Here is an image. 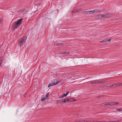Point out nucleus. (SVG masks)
<instances>
[{
    "mask_svg": "<svg viewBox=\"0 0 122 122\" xmlns=\"http://www.w3.org/2000/svg\"><path fill=\"white\" fill-rule=\"evenodd\" d=\"M27 37L26 36H25L23 38L20 39L19 42V45L21 47L25 43Z\"/></svg>",
    "mask_w": 122,
    "mask_h": 122,
    "instance_id": "f03ea898",
    "label": "nucleus"
},
{
    "mask_svg": "<svg viewBox=\"0 0 122 122\" xmlns=\"http://www.w3.org/2000/svg\"><path fill=\"white\" fill-rule=\"evenodd\" d=\"M111 39H104V42H108L111 41Z\"/></svg>",
    "mask_w": 122,
    "mask_h": 122,
    "instance_id": "9d476101",
    "label": "nucleus"
},
{
    "mask_svg": "<svg viewBox=\"0 0 122 122\" xmlns=\"http://www.w3.org/2000/svg\"><path fill=\"white\" fill-rule=\"evenodd\" d=\"M23 20V19L22 18H21L17 20V21H15L14 23H15V24L16 25L18 26L19 25H20V24L21 23V22Z\"/></svg>",
    "mask_w": 122,
    "mask_h": 122,
    "instance_id": "20e7f679",
    "label": "nucleus"
},
{
    "mask_svg": "<svg viewBox=\"0 0 122 122\" xmlns=\"http://www.w3.org/2000/svg\"><path fill=\"white\" fill-rule=\"evenodd\" d=\"M67 95H66V94H63V96L62 97H60V98H63L64 97H66L67 96Z\"/></svg>",
    "mask_w": 122,
    "mask_h": 122,
    "instance_id": "6ab92c4d",
    "label": "nucleus"
},
{
    "mask_svg": "<svg viewBox=\"0 0 122 122\" xmlns=\"http://www.w3.org/2000/svg\"><path fill=\"white\" fill-rule=\"evenodd\" d=\"M49 93L48 92L46 94V97H47L48 98L49 97Z\"/></svg>",
    "mask_w": 122,
    "mask_h": 122,
    "instance_id": "f3484780",
    "label": "nucleus"
},
{
    "mask_svg": "<svg viewBox=\"0 0 122 122\" xmlns=\"http://www.w3.org/2000/svg\"><path fill=\"white\" fill-rule=\"evenodd\" d=\"M108 122H110V121H108Z\"/></svg>",
    "mask_w": 122,
    "mask_h": 122,
    "instance_id": "e433bc0d",
    "label": "nucleus"
},
{
    "mask_svg": "<svg viewBox=\"0 0 122 122\" xmlns=\"http://www.w3.org/2000/svg\"><path fill=\"white\" fill-rule=\"evenodd\" d=\"M13 22L12 26L14 28H17L18 27V26L16 25L15 23Z\"/></svg>",
    "mask_w": 122,
    "mask_h": 122,
    "instance_id": "6e6552de",
    "label": "nucleus"
},
{
    "mask_svg": "<svg viewBox=\"0 0 122 122\" xmlns=\"http://www.w3.org/2000/svg\"><path fill=\"white\" fill-rule=\"evenodd\" d=\"M75 122H80V121H76Z\"/></svg>",
    "mask_w": 122,
    "mask_h": 122,
    "instance_id": "72a5a7b5",
    "label": "nucleus"
},
{
    "mask_svg": "<svg viewBox=\"0 0 122 122\" xmlns=\"http://www.w3.org/2000/svg\"><path fill=\"white\" fill-rule=\"evenodd\" d=\"M100 17V18H101L102 17V15H100L98 17Z\"/></svg>",
    "mask_w": 122,
    "mask_h": 122,
    "instance_id": "a878e982",
    "label": "nucleus"
},
{
    "mask_svg": "<svg viewBox=\"0 0 122 122\" xmlns=\"http://www.w3.org/2000/svg\"><path fill=\"white\" fill-rule=\"evenodd\" d=\"M105 122H108V121L106 122L105 121Z\"/></svg>",
    "mask_w": 122,
    "mask_h": 122,
    "instance_id": "ea45409f",
    "label": "nucleus"
},
{
    "mask_svg": "<svg viewBox=\"0 0 122 122\" xmlns=\"http://www.w3.org/2000/svg\"><path fill=\"white\" fill-rule=\"evenodd\" d=\"M100 122H105V121H100Z\"/></svg>",
    "mask_w": 122,
    "mask_h": 122,
    "instance_id": "473e14b6",
    "label": "nucleus"
},
{
    "mask_svg": "<svg viewBox=\"0 0 122 122\" xmlns=\"http://www.w3.org/2000/svg\"><path fill=\"white\" fill-rule=\"evenodd\" d=\"M64 54H70L68 52H63Z\"/></svg>",
    "mask_w": 122,
    "mask_h": 122,
    "instance_id": "aec40b11",
    "label": "nucleus"
},
{
    "mask_svg": "<svg viewBox=\"0 0 122 122\" xmlns=\"http://www.w3.org/2000/svg\"><path fill=\"white\" fill-rule=\"evenodd\" d=\"M62 100H58L57 101V102L59 103H60L62 102Z\"/></svg>",
    "mask_w": 122,
    "mask_h": 122,
    "instance_id": "2eb2a0df",
    "label": "nucleus"
},
{
    "mask_svg": "<svg viewBox=\"0 0 122 122\" xmlns=\"http://www.w3.org/2000/svg\"><path fill=\"white\" fill-rule=\"evenodd\" d=\"M66 101L68 102H70V99H69L68 98H67V100H66Z\"/></svg>",
    "mask_w": 122,
    "mask_h": 122,
    "instance_id": "393cba45",
    "label": "nucleus"
},
{
    "mask_svg": "<svg viewBox=\"0 0 122 122\" xmlns=\"http://www.w3.org/2000/svg\"><path fill=\"white\" fill-rule=\"evenodd\" d=\"M89 122H95V121H90Z\"/></svg>",
    "mask_w": 122,
    "mask_h": 122,
    "instance_id": "f704fd0d",
    "label": "nucleus"
},
{
    "mask_svg": "<svg viewBox=\"0 0 122 122\" xmlns=\"http://www.w3.org/2000/svg\"><path fill=\"white\" fill-rule=\"evenodd\" d=\"M1 61L0 60V66H1Z\"/></svg>",
    "mask_w": 122,
    "mask_h": 122,
    "instance_id": "2f4dec72",
    "label": "nucleus"
},
{
    "mask_svg": "<svg viewBox=\"0 0 122 122\" xmlns=\"http://www.w3.org/2000/svg\"><path fill=\"white\" fill-rule=\"evenodd\" d=\"M80 122H89V121H80Z\"/></svg>",
    "mask_w": 122,
    "mask_h": 122,
    "instance_id": "4be33fe9",
    "label": "nucleus"
},
{
    "mask_svg": "<svg viewBox=\"0 0 122 122\" xmlns=\"http://www.w3.org/2000/svg\"><path fill=\"white\" fill-rule=\"evenodd\" d=\"M80 11V9H78L77 10H75V11H74L75 12H79Z\"/></svg>",
    "mask_w": 122,
    "mask_h": 122,
    "instance_id": "412c9836",
    "label": "nucleus"
},
{
    "mask_svg": "<svg viewBox=\"0 0 122 122\" xmlns=\"http://www.w3.org/2000/svg\"><path fill=\"white\" fill-rule=\"evenodd\" d=\"M69 92H66V95H67L69 93Z\"/></svg>",
    "mask_w": 122,
    "mask_h": 122,
    "instance_id": "c85d7f7f",
    "label": "nucleus"
},
{
    "mask_svg": "<svg viewBox=\"0 0 122 122\" xmlns=\"http://www.w3.org/2000/svg\"><path fill=\"white\" fill-rule=\"evenodd\" d=\"M63 45V43H58V44H57V45H58L59 46H61L62 45Z\"/></svg>",
    "mask_w": 122,
    "mask_h": 122,
    "instance_id": "a211bd4d",
    "label": "nucleus"
},
{
    "mask_svg": "<svg viewBox=\"0 0 122 122\" xmlns=\"http://www.w3.org/2000/svg\"><path fill=\"white\" fill-rule=\"evenodd\" d=\"M99 12L98 11H95V10H92L90 11H85L84 12V13L85 14H93V13H97Z\"/></svg>",
    "mask_w": 122,
    "mask_h": 122,
    "instance_id": "39448f33",
    "label": "nucleus"
},
{
    "mask_svg": "<svg viewBox=\"0 0 122 122\" xmlns=\"http://www.w3.org/2000/svg\"><path fill=\"white\" fill-rule=\"evenodd\" d=\"M116 110L119 112L122 111V108H117L116 109Z\"/></svg>",
    "mask_w": 122,
    "mask_h": 122,
    "instance_id": "4468645a",
    "label": "nucleus"
},
{
    "mask_svg": "<svg viewBox=\"0 0 122 122\" xmlns=\"http://www.w3.org/2000/svg\"><path fill=\"white\" fill-rule=\"evenodd\" d=\"M111 106L113 105H118V103L117 102H111Z\"/></svg>",
    "mask_w": 122,
    "mask_h": 122,
    "instance_id": "1a4fd4ad",
    "label": "nucleus"
},
{
    "mask_svg": "<svg viewBox=\"0 0 122 122\" xmlns=\"http://www.w3.org/2000/svg\"><path fill=\"white\" fill-rule=\"evenodd\" d=\"M111 15L110 14H107L102 15V17H107L110 16Z\"/></svg>",
    "mask_w": 122,
    "mask_h": 122,
    "instance_id": "0eeeda50",
    "label": "nucleus"
},
{
    "mask_svg": "<svg viewBox=\"0 0 122 122\" xmlns=\"http://www.w3.org/2000/svg\"><path fill=\"white\" fill-rule=\"evenodd\" d=\"M22 10H19V11H18V12L19 13V12H21L22 11Z\"/></svg>",
    "mask_w": 122,
    "mask_h": 122,
    "instance_id": "cd10ccee",
    "label": "nucleus"
},
{
    "mask_svg": "<svg viewBox=\"0 0 122 122\" xmlns=\"http://www.w3.org/2000/svg\"><path fill=\"white\" fill-rule=\"evenodd\" d=\"M113 85H114V84H113V85H112V84H109V85L108 86H105V87H111V86H112L113 87Z\"/></svg>",
    "mask_w": 122,
    "mask_h": 122,
    "instance_id": "f8f14e48",
    "label": "nucleus"
},
{
    "mask_svg": "<svg viewBox=\"0 0 122 122\" xmlns=\"http://www.w3.org/2000/svg\"><path fill=\"white\" fill-rule=\"evenodd\" d=\"M70 102H72L73 101H75V99H74L73 98H70Z\"/></svg>",
    "mask_w": 122,
    "mask_h": 122,
    "instance_id": "dca6fc26",
    "label": "nucleus"
},
{
    "mask_svg": "<svg viewBox=\"0 0 122 122\" xmlns=\"http://www.w3.org/2000/svg\"><path fill=\"white\" fill-rule=\"evenodd\" d=\"M98 97H100V96H99Z\"/></svg>",
    "mask_w": 122,
    "mask_h": 122,
    "instance_id": "58836bf2",
    "label": "nucleus"
},
{
    "mask_svg": "<svg viewBox=\"0 0 122 122\" xmlns=\"http://www.w3.org/2000/svg\"><path fill=\"white\" fill-rule=\"evenodd\" d=\"M120 121L119 120H118L117 121H113V122H119Z\"/></svg>",
    "mask_w": 122,
    "mask_h": 122,
    "instance_id": "b1692460",
    "label": "nucleus"
},
{
    "mask_svg": "<svg viewBox=\"0 0 122 122\" xmlns=\"http://www.w3.org/2000/svg\"><path fill=\"white\" fill-rule=\"evenodd\" d=\"M66 102H67V101H66V100H65V99L64 100L63 102L64 103H66Z\"/></svg>",
    "mask_w": 122,
    "mask_h": 122,
    "instance_id": "bb28decb",
    "label": "nucleus"
},
{
    "mask_svg": "<svg viewBox=\"0 0 122 122\" xmlns=\"http://www.w3.org/2000/svg\"><path fill=\"white\" fill-rule=\"evenodd\" d=\"M61 80L60 79H54V80L52 83H51L49 84L48 86V87L49 88L51 86H55L61 81Z\"/></svg>",
    "mask_w": 122,
    "mask_h": 122,
    "instance_id": "f257e3e1",
    "label": "nucleus"
},
{
    "mask_svg": "<svg viewBox=\"0 0 122 122\" xmlns=\"http://www.w3.org/2000/svg\"><path fill=\"white\" fill-rule=\"evenodd\" d=\"M105 105H110L111 106V102H106L104 104Z\"/></svg>",
    "mask_w": 122,
    "mask_h": 122,
    "instance_id": "ddd939ff",
    "label": "nucleus"
},
{
    "mask_svg": "<svg viewBox=\"0 0 122 122\" xmlns=\"http://www.w3.org/2000/svg\"><path fill=\"white\" fill-rule=\"evenodd\" d=\"M100 42H104V40H103L101 41Z\"/></svg>",
    "mask_w": 122,
    "mask_h": 122,
    "instance_id": "c756f323",
    "label": "nucleus"
},
{
    "mask_svg": "<svg viewBox=\"0 0 122 122\" xmlns=\"http://www.w3.org/2000/svg\"><path fill=\"white\" fill-rule=\"evenodd\" d=\"M122 86V83H116L115 84H114L113 87H115L117 86Z\"/></svg>",
    "mask_w": 122,
    "mask_h": 122,
    "instance_id": "423d86ee",
    "label": "nucleus"
},
{
    "mask_svg": "<svg viewBox=\"0 0 122 122\" xmlns=\"http://www.w3.org/2000/svg\"><path fill=\"white\" fill-rule=\"evenodd\" d=\"M1 22V20H0V23Z\"/></svg>",
    "mask_w": 122,
    "mask_h": 122,
    "instance_id": "4c0bfd02",
    "label": "nucleus"
},
{
    "mask_svg": "<svg viewBox=\"0 0 122 122\" xmlns=\"http://www.w3.org/2000/svg\"><path fill=\"white\" fill-rule=\"evenodd\" d=\"M95 122H100V121H95Z\"/></svg>",
    "mask_w": 122,
    "mask_h": 122,
    "instance_id": "7c9ffc66",
    "label": "nucleus"
},
{
    "mask_svg": "<svg viewBox=\"0 0 122 122\" xmlns=\"http://www.w3.org/2000/svg\"><path fill=\"white\" fill-rule=\"evenodd\" d=\"M63 52H60L59 53V54H63Z\"/></svg>",
    "mask_w": 122,
    "mask_h": 122,
    "instance_id": "5701e85b",
    "label": "nucleus"
},
{
    "mask_svg": "<svg viewBox=\"0 0 122 122\" xmlns=\"http://www.w3.org/2000/svg\"><path fill=\"white\" fill-rule=\"evenodd\" d=\"M106 81L105 80H101L99 81H94V83H96L97 84H103L106 82Z\"/></svg>",
    "mask_w": 122,
    "mask_h": 122,
    "instance_id": "7ed1b4c3",
    "label": "nucleus"
},
{
    "mask_svg": "<svg viewBox=\"0 0 122 122\" xmlns=\"http://www.w3.org/2000/svg\"><path fill=\"white\" fill-rule=\"evenodd\" d=\"M47 97H46L42 98L41 99V101H44L47 100Z\"/></svg>",
    "mask_w": 122,
    "mask_h": 122,
    "instance_id": "9b49d317",
    "label": "nucleus"
},
{
    "mask_svg": "<svg viewBox=\"0 0 122 122\" xmlns=\"http://www.w3.org/2000/svg\"><path fill=\"white\" fill-rule=\"evenodd\" d=\"M110 122H113V121H110Z\"/></svg>",
    "mask_w": 122,
    "mask_h": 122,
    "instance_id": "c9c22d12",
    "label": "nucleus"
}]
</instances>
